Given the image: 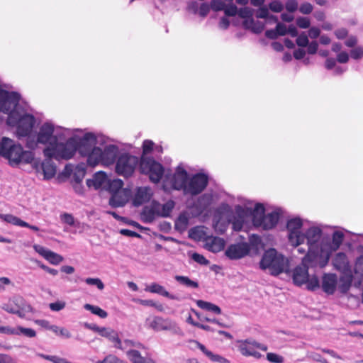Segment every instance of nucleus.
<instances>
[{
	"instance_id": "1",
	"label": "nucleus",
	"mask_w": 363,
	"mask_h": 363,
	"mask_svg": "<svg viewBox=\"0 0 363 363\" xmlns=\"http://www.w3.org/2000/svg\"><path fill=\"white\" fill-rule=\"evenodd\" d=\"M71 135V130L55 126L52 123L48 121L41 124L35 133L26 139V145L32 150L36 148L38 144L49 145L51 147L54 143L64 140Z\"/></svg>"
},
{
	"instance_id": "2",
	"label": "nucleus",
	"mask_w": 363,
	"mask_h": 363,
	"mask_svg": "<svg viewBox=\"0 0 363 363\" xmlns=\"http://www.w3.org/2000/svg\"><path fill=\"white\" fill-rule=\"evenodd\" d=\"M9 160L11 166L21 163L28 164L34 159V154L29 150H24L19 144H16L11 139L3 137L0 140V157Z\"/></svg>"
},
{
	"instance_id": "3",
	"label": "nucleus",
	"mask_w": 363,
	"mask_h": 363,
	"mask_svg": "<svg viewBox=\"0 0 363 363\" xmlns=\"http://www.w3.org/2000/svg\"><path fill=\"white\" fill-rule=\"evenodd\" d=\"M289 267V260L275 248H269L264 251L259 262V268L268 269L269 274L277 277L284 272Z\"/></svg>"
},
{
	"instance_id": "4",
	"label": "nucleus",
	"mask_w": 363,
	"mask_h": 363,
	"mask_svg": "<svg viewBox=\"0 0 363 363\" xmlns=\"http://www.w3.org/2000/svg\"><path fill=\"white\" fill-rule=\"evenodd\" d=\"M6 123L10 126L16 127V135L21 139L32 135V130L35 123V117L26 112L23 108L18 111H12L8 116Z\"/></svg>"
},
{
	"instance_id": "5",
	"label": "nucleus",
	"mask_w": 363,
	"mask_h": 363,
	"mask_svg": "<svg viewBox=\"0 0 363 363\" xmlns=\"http://www.w3.org/2000/svg\"><path fill=\"white\" fill-rule=\"evenodd\" d=\"M65 140V143L60 140L51 147L45 148L44 156L54 157L57 160L71 159L77 150V138L68 136Z\"/></svg>"
},
{
	"instance_id": "6",
	"label": "nucleus",
	"mask_w": 363,
	"mask_h": 363,
	"mask_svg": "<svg viewBox=\"0 0 363 363\" xmlns=\"http://www.w3.org/2000/svg\"><path fill=\"white\" fill-rule=\"evenodd\" d=\"M106 184L104 189L111 194L108 200L109 206L114 208L124 207L133 196L131 188L124 187V183Z\"/></svg>"
},
{
	"instance_id": "7",
	"label": "nucleus",
	"mask_w": 363,
	"mask_h": 363,
	"mask_svg": "<svg viewBox=\"0 0 363 363\" xmlns=\"http://www.w3.org/2000/svg\"><path fill=\"white\" fill-rule=\"evenodd\" d=\"M250 213L253 225L263 230H270L274 228L280 216L277 211H274L266 215L265 208L261 203H256L255 208L252 210L250 209Z\"/></svg>"
},
{
	"instance_id": "8",
	"label": "nucleus",
	"mask_w": 363,
	"mask_h": 363,
	"mask_svg": "<svg viewBox=\"0 0 363 363\" xmlns=\"http://www.w3.org/2000/svg\"><path fill=\"white\" fill-rule=\"evenodd\" d=\"M331 250L323 246L319 248L309 249L302 258V265L308 269H323L329 262Z\"/></svg>"
},
{
	"instance_id": "9",
	"label": "nucleus",
	"mask_w": 363,
	"mask_h": 363,
	"mask_svg": "<svg viewBox=\"0 0 363 363\" xmlns=\"http://www.w3.org/2000/svg\"><path fill=\"white\" fill-rule=\"evenodd\" d=\"M118 155V147L113 144L106 145L103 150L100 147H94L87 159V162L91 166H95L99 163L104 165L112 164L115 162Z\"/></svg>"
},
{
	"instance_id": "10",
	"label": "nucleus",
	"mask_w": 363,
	"mask_h": 363,
	"mask_svg": "<svg viewBox=\"0 0 363 363\" xmlns=\"http://www.w3.org/2000/svg\"><path fill=\"white\" fill-rule=\"evenodd\" d=\"M139 170L141 174L147 175L150 182H160L164 168L162 164L151 157L142 155L139 161Z\"/></svg>"
},
{
	"instance_id": "11",
	"label": "nucleus",
	"mask_w": 363,
	"mask_h": 363,
	"mask_svg": "<svg viewBox=\"0 0 363 363\" xmlns=\"http://www.w3.org/2000/svg\"><path fill=\"white\" fill-rule=\"evenodd\" d=\"M231 218L236 217L229 205L223 203L218 207L215 211L213 220L215 231L220 235L224 234L232 221Z\"/></svg>"
},
{
	"instance_id": "12",
	"label": "nucleus",
	"mask_w": 363,
	"mask_h": 363,
	"mask_svg": "<svg viewBox=\"0 0 363 363\" xmlns=\"http://www.w3.org/2000/svg\"><path fill=\"white\" fill-rule=\"evenodd\" d=\"M138 164L139 165V160L137 157L123 153L118 158L116 170L118 174L128 177L133 174Z\"/></svg>"
},
{
	"instance_id": "13",
	"label": "nucleus",
	"mask_w": 363,
	"mask_h": 363,
	"mask_svg": "<svg viewBox=\"0 0 363 363\" xmlns=\"http://www.w3.org/2000/svg\"><path fill=\"white\" fill-rule=\"evenodd\" d=\"M303 226V220L298 217L289 219L286 223V230L288 231L289 243L297 247L303 244V236L301 229Z\"/></svg>"
},
{
	"instance_id": "14",
	"label": "nucleus",
	"mask_w": 363,
	"mask_h": 363,
	"mask_svg": "<svg viewBox=\"0 0 363 363\" xmlns=\"http://www.w3.org/2000/svg\"><path fill=\"white\" fill-rule=\"evenodd\" d=\"M211 179V177L203 169L190 178L183 164H180L175 169L173 182H208Z\"/></svg>"
},
{
	"instance_id": "15",
	"label": "nucleus",
	"mask_w": 363,
	"mask_h": 363,
	"mask_svg": "<svg viewBox=\"0 0 363 363\" xmlns=\"http://www.w3.org/2000/svg\"><path fill=\"white\" fill-rule=\"evenodd\" d=\"M150 327L155 331L169 330L173 334L184 336V332L178 325L169 318L155 316L150 324Z\"/></svg>"
},
{
	"instance_id": "16",
	"label": "nucleus",
	"mask_w": 363,
	"mask_h": 363,
	"mask_svg": "<svg viewBox=\"0 0 363 363\" xmlns=\"http://www.w3.org/2000/svg\"><path fill=\"white\" fill-rule=\"evenodd\" d=\"M86 174V165L84 163L78 164H67L60 177L62 179H70L71 182H82Z\"/></svg>"
},
{
	"instance_id": "17",
	"label": "nucleus",
	"mask_w": 363,
	"mask_h": 363,
	"mask_svg": "<svg viewBox=\"0 0 363 363\" xmlns=\"http://www.w3.org/2000/svg\"><path fill=\"white\" fill-rule=\"evenodd\" d=\"M103 140V138H96L91 133H87L79 139L77 138V150L82 155L87 156L89 158L90 153L96 143H100Z\"/></svg>"
},
{
	"instance_id": "18",
	"label": "nucleus",
	"mask_w": 363,
	"mask_h": 363,
	"mask_svg": "<svg viewBox=\"0 0 363 363\" xmlns=\"http://www.w3.org/2000/svg\"><path fill=\"white\" fill-rule=\"evenodd\" d=\"M250 246L247 242L230 244L225 252V256L231 260L240 259L249 254Z\"/></svg>"
},
{
	"instance_id": "19",
	"label": "nucleus",
	"mask_w": 363,
	"mask_h": 363,
	"mask_svg": "<svg viewBox=\"0 0 363 363\" xmlns=\"http://www.w3.org/2000/svg\"><path fill=\"white\" fill-rule=\"evenodd\" d=\"M303 243L307 240L308 250L319 248L320 240L322 237V230L316 226L309 228L305 233H302Z\"/></svg>"
},
{
	"instance_id": "20",
	"label": "nucleus",
	"mask_w": 363,
	"mask_h": 363,
	"mask_svg": "<svg viewBox=\"0 0 363 363\" xmlns=\"http://www.w3.org/2000/svg\"><path fill=\"white\" fill-rule=\"evenodd\" d=\"M152 196L153 191L150 186L138 187L133 199V206L139 207L143 203L149 202Z\"/></svg>"
},
{
	"instance_id": "21",
	"label": "nucleus",
	"mask_w": 363,
	"mask_h": 363,
	"mask_svg": "<svg viewBox=\"0 0 363 363\" xmlns=\"http://www.w3.org/2000/svg\"><path fill=\"white\" fill-rule=\"evenodd\" d=\"M52 158L53 157H45V159L37 169L38 174L43 176V179H50L56 174L57 167L52 161Z\"/></svg>"
},
{
	"instance_id": "22",
	"label": "nucleus",
	"mask_w": 363,
	"mask_h": 363,
	"mask_svg": "<svg viewBox=\"0 0 363 363\" xmlns=\"http://www.w3.org/2000/svg\"><path fill=\"white\" fill-rule=\"evenodd\" d=\"M34 250L36 252L43 257L50 264L57 265L63 261V257L60 255L55 253L43 246L39 245H35L33 246Z\"/></svg>"
},
{
	"instance_id": "23",
	"label": "nucleus",
	"mask_w": 363,
	"mask_h": 363,
	"mask_svg": "<svg viewBox=\"0 0 363 363\" xmlns=\"http://www.w3.org/2000/svg\"><path fill=\"white\" fill-rule=\"evenodd\" d=\"M160 206V204L157 201H153L152 202L150 207H149L147 206H145L140 213L141 220L144 223H152L155 220V217L157 216H158L157 208Z\"/></svg>"
},
{
	"instance_id": "24",
	"label": "nucleus",
	"mask_w": 363,
	"mask_h": 363,
	"mask_svg": "<svg viewBox=\"0 0 363 363\" xmlns=\"http://www.w3.org/2000/svg\"><path fill=\"white\" fill-rule=\"evenodd\" d=\"M337 276L335 274L325 273L322 277L321 288L328 294L333 295L337 287Z\"/></svg>"
},
{
	"instance_id": "25",
	"label": "nucleus",
	"mask_w": 363,
	"mask_h": 363,
	"mask_svg": "<svg viewBox=\"0 0 363 363\" xmlns=\"http://www.w3.org/2000/svg\"><path fill=\"white\" fill-rule=\"evenodd\" d=\"M308 269L306 267L302 265V262L294 269L292 279L295 285L300 286L306 282L309 275Z\"/></svg>"
},
{
	"instance_id": "26",
	"label": "nucleus",
	"mask_w": 363,
	"mask_h": 363,
	"mask_svg": "<svg viewBox=\"0 0 363 363\" xmlns=\"http://www.w3.org/2000/svg\"><path fill=\"white\" fill-rule=\"evenodd\" d=\"M0 218L4 221L11 223L14 225L28 228L33 231L38 232L40 230L39 228L36 225H30L28 223L21 220L20 218L15 216L12 214H2L0 213Z\"/></svg>"
},
{
	"instance_id": "27",
	"label": "nucleus",
	"mask_w": 363,
	"mask_h": 363,
	"mask_svg": "<svg viewBox=\"0 0 363 363\" xmlns=\"http://www.w3.org/2000/svg\"><path fill=\"white\" fill-rule=\"evenodd\" d=\"M333 264L335 269L341 272L351 270L347 257L344 252H338L336 254L333 259Z\"/></svg>"
},
{
	"instance_id": "28",
	"label": "nucleus",
	"mask_w": 363,
	"mask_h": 363,
	"mask_svg": "<svg viewBox=\"0 0 363 363\" xmlns=\"http://www.w3.org/2000/svg\"><path fill=\"white\" fill-rule=\"evenodd\" d=\"M353 280V275L351 270L342 272L340 277L338 289L340 293L346 294L350 289Z\"/></svg>"
},
{
	"instance_id": "29",
	"label": "nucleus",
	"mask_w": 363,
	"mask_h": 363,
	"mask_svg": "<svg viewBox=\"0 0 363 363\" xmlns=\"http://www.w3.org/2000/svg\"><path fill=\"white\" fill-rule=\"evenodd\" d=\"M148 291L154 294H160L162 296L167 297L171 300H177L179 301L180 299L176 295L172 294L169 293L164 286L157 284V283H152L147 289Z\"/></svg>"
},
{
	"instance_id": "30",
	"label": "nucleus",
	"mask_w": 363,
	"mask_h": 363,
	"mask_svg": "<svg viewBox=\"0 0 363 363\" xmlns=\"http://www.w3.org/2000/svg\"><path fill=\"white\" fill-rule=\"evenodd\" d=\"M236 212L237 214L235 215L236 218H231V223L234 230L240 231L243 227L245 210L240 206H236Z\"/></svg>"
},
{
	"instance_id": "31",
	"label": "nucleus",
	"mask_w": 363,
	"mask_h": 363,
	"mask_svg": "<svg viewBox=\"0 0 363 363\" xmlns=\"http://www.w3.org/2000/svg\"><path fill=\"white\" fill-rule=\"evenodd\" d=\"M243 26L245 28L252 30L255 33H260L264 28V24L259 21H255L253 18L243 21Z\"/></svg>"
},
{
	"instance_id": "32",
	"label": "nucleus",
	"mask_w": 363,
	"mask_h": 363,
	"mask_svg": "<svg viewBox=\"0 0 363 363\" xmlns=\"http://www.w3.org/2000/svg\"><path fill=\"white\" fill-rule=\"evenodd\" d=\"M344 239V234L341 231L336 230L333 233L332 242L329 245H324L328 250L333 251L337 250L341 245Z\"/></svg>"
},
{
	"instance_id": "33",
	"label": "nucleus",
	"mask_w": 363,
	"mask_h": 363,
	"mask_svg": "<svg viewBox=\"0 0 363 363\" xmlns=\"http://www.w3.org/2000/svg\"><path fill=\"white\" fill-rule=\"evenodd\" d=\"M208 249L211 252H218L223 250L225 245V241L223 238L219 237H213L211 239V242H208Z\"/></svg>"
},
{
	"instance_id": "34",
	"label": "nucleus",
	"mask_w": 363,
	"mask_h": 363,
	"mask_svg": "<svg viewBox=\"0 0 363 363\" xmlns=\"http://www.w3.org/2000/svg\"><path fill=\"white\" fill-rule=\"evenodd\" d=\"M196 303L201 309L206 310L207 311H211L215 314H220L221 313V309L220 308L213 304L211 302L205 301L203 300H196Z\"/></svg>"
},
{
	"instance_id": "35",
	"label": "nucleus",
	"mask_w": 363,
	"mask_h": 363,
	"mask_svg": "<svg viewBox=\"0 0 363 363\" xmlns=\"http://www.w3.org/2000/svg\"><path fill=\"white\" fill-rule=\"evenodd\" d=\"M163 190L169 193L170 190H183L185 194H187L188 183H162Z\"/></svg>"
},
{
	"instance_id": "36",
	"label": "nucleus",
	"mask_w": 363,
	"mask_h": 363,
	"mask_svg": "<svg viewBox=\"0 0 363 363\" xmlns=\"http://www.w3.org/2000/svg\"><path fill=\"white\" fill-rule=\"evenodd\" d=\"M189 223V218L185 213H181L177 218L174 223L176 230L183 232L186 229Z\"/></svg>"
},
{
	"instance_id": "37",
	"label": "nucleus",
	"mask_w": 363,
	"mask_h": 363,
	"mask_svg": "<svg viewBox=\"0 0 363 363\" xmlns=\"http://www.w3.org/2000/svg\"><path fill=\"white\" fill-rule=\"evenodd\" d=\"M1 308L9 313L17 315L20 318L25 316L24 312L17 305H13V303H4Z\"/></svg>"
},
{
	"instance_id": "38",
	"label": "nucleus",
	"mask_w": 363,
	"mask_h": 363,
	"mask_svg": "<svg viewBox=\"0 0 363 363\" xmlns=\"http://www.w3.org/2000/svg\"><path fill=\"white\" fill-rule=\"evenodd\" d=\"M208 183H188L187 193L191 195H197L204 190Z\"/></svg>"
},
{
	"instance_id": "39",
	"label": "nucleus",
	"mask_w": 363,
	"mask_h": 363,
	"mask_svg": "<svg viewBox=\"0 0 363 363\" xmlns=\"http://www.w3.org/2000/svg\"><path fill=\"white\" fill-rule=\"evenodd\" d=\"M175 203L172 200H169L162 205V211H158V216L167 218L170 216L171 212L174 208Z\"/></svg>"
},
{
	"instance_id": "40",
	"label": "nucleus",
	"mask_w": 363,
	"mask_h": 363,
	"mask_svg": "<svg viewBox=\"0 0 363 363\" xmlns=\"http://www.w3.org/2000/svg\"><path fill=\"white\" fill-rule=\"evenodd\" d=\"M174 279L179 284L189 288L196 289L199 287V283L197 281H193L186 276L176 275Z\"/></svg>"
},
{
	"instance_id": "41",
	"label": "nucleus",
	"mask_w": 363,
	"mask_h": 363,
	"mask_svg": "<svg viewBox=\"0 0 363 363\" xmlns=\"http://www.w3.org/2000/svg\"><path fill=\"white\" fill-rule=\"evenodd\" d=\"M84 309L89 311L91 313L96 315L101 318H106L108 316L107 312L97 306L86 303L84 304Z\"/></svg>"
},
{
	"instance_id": "42",
	"label": "nucleus",
	"mask_w": 363,
	"mask_h": 363,
	"mask_svg": "<svg viewBox=\"0 0 363 363\" xmlns=\"http://www.w3.org/2000/svg\"><path fill=\"white\" fill-rule=\"evenodd\" d=\"M86 182H122V180L120 179H114L113 180L109 179L107 174L104 172L99 171L94 174V178L92 179H87Z\"/></svg>"
},
{
	"instance_id": "43",
	"label": "nucleus",
	"mask_w": 363,
	"mask_h": 363,
	"mask_svg": "<svg viewBox=\"0 0 363 363\" xmlns=\"http://www.w3.org/2000/svg\"><path fill=\"white\" fill-rule=\"evenodd\" d=\"M306 284L307 289L314 291L320 288V281L316 275H308V279L305 283Z\"/></svg>"
},
{
	"instance_id": "44",
	"label": "nucleus",
	"mask_w": 363,
	"mask_h": 363,
	"mask_svg": "<svg viewBox=\"0 0 363 363\" xmlns=\"http://www.w3.org/2000/svg\"><path fill=\"white\" fill-rule=\"evenodd\" d=\"M127 357L133 363H143L145 357H142L139 351L135 350H130L126 352Z\"/></svg>"
},
{
	"instance_id": "45",
	"label": "nucleus",
	"mask_w": 363,
	"mask_h": 363,
	"mask_svg": "<svg viewBox=\"0 0 363 363\" xmlns=\"http://www.w3.org/2000/svg\"><path fill=\"white\" fill-rule=\"evenodd\" d=\"M191 311L192 313H194L197 316V318L201 321H206L208 323H212L217 324L221 327H225V325L224 324H223L222 323H220L218 319L210 318H208L206 316H203V315H201V314L199 312H198L196 310H195L194 308H191Z\"/></svg>"
},
{
	"instance_id": "46",
	"label": "nucleus",
	"mask_w": 363,
	"mask_h": 363,
	"mask_svg": "<svg viewBox=\"0 0 363 363\" xmlns=\"http://www.w3.org/2000/svg\"><path fill=\"white\" fill-rule=\"evenodd\" d=\"M107 339H108L111 342H114L115 343L114 346L117 349H119L121 350H124V348L123 347L122 344H121V340L119 338L117 332H116L114 330L111 331V333L108 336Z\"/></svg>"
},
{
	"instance_id": "47",
	"label": "nucleus",
	"mask_w": 363,
	"mask_h": 363,
	"mask_svg": "<svg viewBox=\"0 0 363 363\" xmlns=\"http://www.w3.org/2000/svg\"><path fill=\"white\" fill-rule=\"evenodd\" d=\"M82 280L88 285L96 286L99 290H103L104 289V284L99 278L88 277Z\"/></svg>"
},
{
	"instance_id": "48",
	"label": "nucleus",
	"mask_w": 363,
	"mask_h": 363,
	"mask_svg": "<svg viewBox=\"0 0 363 363\" xmlns=\"http://www.w3.org/2000/svg\"><path fill=\"white\" fill-rule=\"evenodd\" d=\"M17 333L16 335H23L28 337H34L36 335L35 331L32 328H23L22 326L16 327Z\"/></svg>"
},
{
	"instance_id": "49",
	"label": "nucleus",
	"mask_w": 363,
	"mask_h": 363,
	"mask_svg": "<svg viewBox=\"0 0 363 363\" xmlns=\"http://www.w3.org/2000/svg\"><path fill=\"white\" fill-rule=\"evenodd\" d=\"M242 343H244L245 345H248L252 347L253 348L259 349V350H261L262 351H267V345H262L261 343H259L256 340H255L253 339H251V338L245 340L244 341L242 342Z\"/></svg>"
},
{
	"instance_id": "50",
	"label": "nucleus",
	"mask_w": 363,
	"mask_h": 363,
	"mask_svg": "<svg viewBox=\"0 0 363 363\" xmlns=\"http://www.w3.org/2000/svg\"><path fill=\"white\" fill-rule=\"evenodd\" d=\"M239 16L244 18V20L252 19L253 15V10L248 7L241 8L238 12Z\"/></svg>"
},
{
	"instance_id": "51",
	"label": "nucleus",
	"mask_w": 363,
	"mask_h": 363,
	"mask_svg": "<svg viewBox=\"0 0 363 363\" xmlns=\"http://www.w3.org/2000/svg\"><path fill=\"white\" fill-rule=\"evenodd\" d=\"M191 258L196 262L201 264V265H208L209 264V261L202 255L193 252L191 255Z\"/></svg>"
},
{
	"instance_id": "52",
	"label": "nucleus",
	"mask_w": 363,
	"mask_h": 363,
	"mask_svg": "<svg viewBox=\"0 0 363 363\" xmlns=\"http://www.w3.org/2000/svg\"><path fill=\"white\" fill-rule=\"evenodd\" d=\"M296 43L298 46L305 48L308 45L309 40L306 33L303 32L296 38Z\"/></svg>"
},
{
	"instance_id": "53",
	"label": "nucleus",
	"mask_w": 363,
	"mask_h": 363,
	"mask_svg": "<svg viewBox=\"0 0 363 363\" xmlns=\"http://www.w3.org/2000/svg\"><path fill=\"white\" fill-rule=\"evenodd\" d=\"M155 146V143L150 140H145L143 143V154L142 155L147 156L150 154Z\"/></svg>"
},
{
	"instance_id": "54",
	"label": "nucleus",
	"mask_w": 363,
	"mask_h": 363,
	"mask_svg": "<svg viewBox=\"0 0 363 363\" xmlns=\"http://www.w3.org/2000/svg\"><path fill=\"white\" fill-rule=\"evenodd\" d=\"M140 303L143 306L154 307L160 312L164 311V307L162 304L158 302H155L153 300H141Z\"/></svg>"
},
{
	"instance_id": "55",
	"label": "nucleus",
	"mask_w": 363,
	"mask_h": 363,
	"mask_svg": "<svg viewBox=\"0 0 363 363\" xmlns=\"http://www.w3.org/2000/svg\"><path fill=\"white\" fill-rule=\"evenodd\" d=\"M267 359L272 363H283L284 357L279 354L272 352L267 354Z\"/></svg>"
},
{
	"instance_id": "56",
	"label": "nucleus",
	"mask_w": 363,
	"mask_h": 363,
	"mask_svg": "<svg viewBox=\"0 0 363 363\" xmlns=\"http://www.w3.org/2000/svg\"><path fill=\"white\" fill-rule=\"evenodd\" d=\"M230 4L229 5H226L225 6V8L224 9V13L226 16H235L238 11V8L235 5L233 4V1L232 2H228Z\"/></svg>"
},
{
	"instance_id": "57",
	"label": "nucleus",
	"mask_w": 363,
	"mask_h": 363,
	"mask_svg": "<svg viewBox=\"0 0 363 363\" xmlns=\"http://www.w3.org/2000/svg\"><path fill=\"white\" fill-rule=\"evenodd\" d=\"M351 57L354 60H359L363 57V47L357 46L350 51Z\"/></svg>"
},
{
	"instance_id": "58",
	"label": "nucleus",
	"mask_w": 363,
	"mask_h": 363,
	"mask_svg": "<svg viewBox=\"0 0 363 363\" xmlns=\"http://www.w3.org/2000/svg\"><path fill=\"white\" fill-rule=\"evenodd\" d=\"M97 363H126L118 357L109 354L106 356L103 360L99 361Z\"/></svg>"
},
{
	"instance_id": "59",
	"label": "nucleus",
	"mask_w": 363,
	"mask_h": 363,
	"mask_svg": "<svg viewBox=\"0 0 363 363\" xmlns=\"http://www.w3.org/2000/svg\"><path fill=\"white\" fill-rule=\"evenodd\" d=\"M269 9L274 12H281L284 9V5L279 1L274 0L269 3Z\"/></svg>"
},
{
	"instance_id": "60",
	"label": "nucleus",
	"mask_w": 363,
	"mask_h": 363,
	"mask_svg": "<svg viewBox=\"0 0 363 363\" xmlns=\"http://www.w3.org/2000/svg\"><path fill=\"white\" fill-rule=\"evenodd\" d=\"M296 22L300 28H308L311 25L310 20L306 17H298Z\"/></svg>"
},
{
	"instance_id": "61",
	"label": "nucleus",
	"mask_w": 363,
	"mask_h": 363,
	"mask_svg": "<svg viewBox=\"0 0 363 363\" xmlns=\"http://www.w3.org/2000/svg\"><path fill=\"white\" fill-rule=\"evenodd\" d=\"M74 192L80 196H84L86 189L83 183H71Z\"/></svg>"
},
{
	"instance_id": "62",
	"label": "nucleus",
	"mask_w": 363,
	"mask_h": 363,
	"mask_svg": "<svg viewBox=\"0 0 363 363\" xmlns=\"http://www.w3.org/2000/svg\"><path fill=\"white\" fill-rule=\"evenodd\" d=\"M61 220L63 223L70 226L74 225V218L72 214L64 213L61 215Z\"/></svg>"
},
{
	"instance_id": "63",
	"label": "nucleus",
	"mask_w": 363,
	"mask_h": 363,
	"mask_svg": "<svg viewBox=\"0 0 363 363\" xmlns=\"http://www.w3.org/2000/svg\"><path fill=\"white\" fill-rule=\"evenodd\" d=\"M285 6L289 12L293 13L298 9V1L296 0H288L286 2Z\"/></svg>"
},
{
	"instance_id": "64",
	"label": "nucleus",
	"mask_w": 363,
	"mask_h": 363,
	"mask_svg": "<svg viewBox=\"0 0 363 363\" xmlns=\"http://www.w3.org/2000/svg\"><path fill=\"white\" fill-rule=\"evenodd\" d=\"M209 359L212 362H218V363H230V362L228 359H226L219 354H213V352L211 353V356L209 357Z\"/></svg>"
}]
</instances>
